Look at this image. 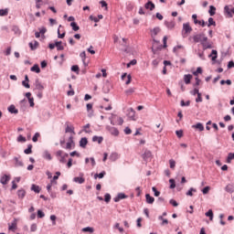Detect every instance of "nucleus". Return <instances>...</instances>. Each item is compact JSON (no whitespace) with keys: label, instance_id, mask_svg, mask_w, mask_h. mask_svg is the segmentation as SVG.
Instances as JSON below:
<instances>
[{"label":"nucleus","instance_id":"f8f14e48","mask_svg":"<svg viewBox=\"0 0 234 234\" xmlns=\"http://www.w3.org/2000/svg\"><path fill=\"white\" fill-rule=\"evenodd\" d=\"M144 8H146V10H154L155 5L154 3H152L151 1H148L145 5H144Z\"/></svg>","mask_w":234,"mask_h":234},{"label":"nucleus","instance_id":"9d476101","mask_svg":"<svg viewBox=\"0 0 234 234\" xmlns=\"http://www.w3.org/2000/svg\"><path fill=\"white\" fill-rule=\"evenodd\" d=\"M128 196L123 193H119L116 197L113 198L114 202H120V200H123V198H127Z\"/></svg>","mask_w":234,"mask_h":234},{"label":"nucleus","instance_id":"39448f33","mask_svg":"<svg viewBox=\"0 0 234 234\" xmlns=\"http://www.w3.org/2000/svg\"><path fill=\"white\" fill-rule=\"evenodd\" d=\"M224 12H225V14H227L228 17H233L234 7L230 9L229 5H226L224 7Z\"/></svg>","mask_w":234,"mask_h":234},{"label":"nucleus","instance_id":"2f4dec72","mask_svg":"<svg viewBox=\"0 0 234 234\" xmlns=\"http://www.w3.org/2000/svg\"><path fill=\"white\" fill-rule=\"evenodd\" d=\"M207 27H217V22L213 19V17L208 18Z\"/></svg>","mask_w":234,"mask_h":234},{"label":"nucleus","instance_id":"774afa93","mask_svg":"<svg viewBox=\"0 0 234 234\" xmlns=\"http://www.w3.org/2000/svg\"><path fill=\"white\" fill-rule=\"evenodd\" d=\"M234 68V62L233 60H230L228 64V69H233Z\"/></svg>","mask_w":234,"mask_h":234},{"label":"nucleus","instance_id":"ea45409f","mask_svg":"<svg viewBox=\"0 0 234 234\" xmlns=\"http://www.w3.org/2000/svg\"><path fill=\"white\" fill-rule=\"evenodd\" d=\"M71 70L72 72H76V74H80V67L78 65H73Z\"/></svg>","mask_w":234,"mask_h":234},{"label":"nucleus","instance_id":"412c9836","mask_svg":"<svg viewBox=\"0 0 234 234\" xmlns=\"http://www.w3.org/2000/svg\"><path fill=\"white\" fill-rule=\"evenodd\" d=\"M31 72H37V74H39L41 72V69H39V65L35 64L31 69Z\"/></svg>","mask_w":234,"mask_h":234},{"label":"nucleus","instance_id":"e433bc0d","mask_svg":"<svg viewBox=\"0 0 234 234\" xmlns=\"http://www.w3.org/2000/svg\"><path fill=\"white\" fill-rule=\"evenodd\" d=\"M193 193H197V189L191 187V188L186 192V196H187V197H193Z\"/></svg>","mask_w":234,"mask_h":234},{"label":"nucleus","instance_id":"3c124183","mask_svg":"<svg viewBox=\"0 0 234 234\" xmlns=\"http://www.w3.org/2000/svg\"><path fill=\"white\" fill-rule=\"evenodd\" d=\"M198 74H202V68L198 67L196 71L193 72L194 76H198Z\"/></svg>","mask_w":234,"mask_h":234},{"label":"nucleus","instance_id":"0e129e2a","mask_svg":"<svg viewBox=\"0 0 234 234\" xmlns=\"http://www.w3.org/2000/svg\"><path fill=\"white\" fill-rule=\"evenodd\" d=\"M39 138V133H36L33 136L32 140L33 142H37V139Z\"/></svg>","mask_w":234,"mask_h":234},{"label":"nucleus","instance_id":"aec40b11","mask_svg":"<svg viewBox=\"0 0 234 234\" xmlns=\"http://www.w3.org/2000/svg\"><path fill=\"white\" fill-rule=\"evenodd\" d=\"M81 231L83 233H90V234H92V233H94V228H92V227H86V228H83L81 229Z\"/></svg>","mask_w":234,"mask_h":234},{"label":"nucleus","instance_id":"8fccbe9b","mask_svg":"<svg viewBox=\"0 0 234 234\" xmlns=\"http://www.w3.org/2000/svg\"><path fill=\"white\" fill-rule=\"evenodd\" d=\"M176 134L177 138H182V136H184V131L177 130V131H176Z\"/></svg>","mask_w":234,"mask_h":234},{"label":"nucleus","instance_id":"4c0bfd02","mask_svg":"<svg viewBox=\"0 0 234 234\" xmlns=\"http://www.w3.org/2000/svg\"><path fill=\"white\" fill-rule=\"evenodd\" d=\"M39 33L41 34L42 37H45V34H47V27H42L40 28H38Z\"/></svg>","mask_w":234,"mask_h":234},{"label":"nucleus","instance_id":"a18cd8bd","mask_svg":"<svg viewBox=\"0 0 234 234\" xmlns=\"http://www.w3.org/2000/svg\"><path fill=\"white\" fill-rule=\"evenodd\" d=\"M192 19H194L195 25H201L202 24V21L197 19V15H193Z\"/></svg>","mask_w":234,"mask_h":234},{"label":"nucleus","instance_id":"f3484780","mask_svg":"<svg viewBox=\"0 0 234 234\" xmlns=\"http://www.w3.org/2000/svg\"><path fill=\"white\" fill-rule=\"evenodd\" d=\"M39 47V42L37 40H35L34 43L30 42L29 43V48L31 50H36Z\"/></svg>","mask_w":234,"mask_h":234},{"label":"nucleus","instance_id":"f257e3e1","mask_svg":"<svg viewBox=\"0 0 234 234\" xmlns=\"http://www.w3.org/2000/svg\"><path fill=\"white\" fill-rule=\"evenodd\" d=\"M194 43H204V41H207V37H206V34L200 33L197 35H195L193 37Z\"/></svg>","mask_w":234,"mask_h":234},{"label":"nucleus","instance_id":"c03bdc74","mask_svg":"<svg viewBox=\"0 0 234 234\" xmlns=\"http://www.w3.org/2000/svg\"><path fill=\"white\" fill-rule=\"evenodd\" d=\"M169 164H170V169H175V167L176 166V162L173 159L169 160Z\"/></svg>","mask_w":234,"mask_h":234},{"label":"nucleus","instance_id":"bf43d9fd","mask_svg":"<svg viewBox=\"0 0 234 234\" xmlns=\"http://www.w3.org/2000/svg\"><path fill=\"white\" fill-rule=\"evenodd\" d=\"M22 85H23V87H25L26 89H30V84H29L28 81H27V80H23V81H22Z\"/></svg>","mask_w":234,"mask_h":234},{"label":"nucleus","instance_id":"393cba45","mask_svg":"<svg viewBox=\"0 0 234 234\" xmlns=\"http://www.w3.org/2000/svg\"><path fill=\"white\" fill-rule=\"evenodd\" d=\"M62 43L61 41H56L55 42V45L57 47V50H65V47L62 46Z\"/></svg>","mask_w":234,"mask_h":234},{"label":"nucleus","instance_id":"69168bd1","mask_svg":"<svg viewBox=\"0 0 234 234\" xmlns=\"http://www.w3.org/2000/svg\"><path fill=\"white\" fill-rule=\"evenodd\" d=\"M13 32H15V34H21V31L19 30V27H13Z\"/></svg>","mask_w":234,"mask_h":234},{"label":"nucleus","instance_id":"dca6fc26","mask_svg":"<svg viewBox=\"0 0 234 234\" xmlns=\"http://www.w3.org/2000/svg\"><path fill=\"white\" fill-rule=\"evenodd\" d=\"M225 191L227 193H234V185L233 184H229L225 187Z\"/></svg>","mask_w":234,"mask_h":234},{"label":"nucleus","instance_id":"c85d7f7f","mask_svg":"<svg viewBox=\"0 0 234 234\" xmlns=\"http://www.w3.org/2000/svg\"><path fill=\"white\" fill-rule=\"evenodd\" d=\"M216 11H217V7L216 6H214V5H210L209 6V10H208L209 16H215Z\"/></svg>","mask_w":234,"mask_h":234},{"label":"nucleus","instance_id":"c756f323","mask_svg":"<svg viewBox=\"0 0 234 234\" xmlns=\"http://www.w3.org/2000/svg\"><path fill=\"white\" fill-rule=\"evenodd\" d=\"M69 142L67 143L66 149H72V144H74L73 137H69Z\"/></svg>","mask_w":234,"mask_h":234},{"label":"nucleus","instance_id":"f704fd0d","mask_svg":"<svg viewBox=\"0 0 234 234\" xmlns=\"http://www.w3.org/2000/svg\"><path fill=\"white\" fill-rule=\"evenodd\" d=\"M25 154H32V144H28L27 148L24 150Z\"/></svg>","mask_w":234,"mask_h":234},{"label":"nucleus","instance_id":"338daca9","mask_svg":"<svg viewBox=\"0 0 234 234\" xmlns=\"http://www.w3.org/2000/svg\"><path fill=\"white\" fill-rule=\"evenodd\" d=\"M124 133H125V134H131V133H133V131L131 130V128L126 127V128L124 129Z\"/></svg>","mask_w":234,"mask_h":234},{"label":"nucleus","instance_id":"b1692460","mask_svg":"<svg viewBox=\"0 0 234 234\" xmlns=\"http://www.w3.org/2000/svg\"><path fill=\"white\" fill-rule=\"evenodd\" d=\"M145 198L147 204H153L154 202V197H151L149 194L145 195Z\"/></svg>","mask_w":234,"mask_h":234},{"label":"nucleus","instance_id":"0eeeda50","mask_svg":"<svg viewBox=\"0 0 234 234\" xmlns=\"http://www.w3.org/2000/svg\"><path fill=\"white\" fill-rule=\"evenodd\" d=\"M35 89L39 91H43V90L45 89V86L41 84V82L39 81V79H37L35 80Z\"/></svg>","mask_w":234,"mask_h":234},{"label":"nucleus","instance_id":"72a5a7b5","mask_svg":"<svg viewBox=\"0 0 234 234\" xmlns=\"http://www.w3.org/2000/svg\"><path fill=\"white\" fill-rule=\"evenodd\" d=\"M231 160H234V153H229L227 157V164H231Z\"/></svg>","mask_w":234,"mask_h":234},{"label":"nucleus","instance_id":"a19ab883","mask_svg":"<svg viewBox=\"0 0 234 234\" xmlns=\"http://www.w3.org/2000/svg\"><path fill=\"white\" fill-rule=\"evenodd\" d=\"M0 16H8V8L0 9Z\"/></svg>","mask_w":234,"mask_h":234},{"label":"nucleus","instance_id":"cd10ccee","mask_svg":"<svg viewBox=\"0 0 234 234\" xmlns=\"http://www.w3.org/2000/svg\"><path fill=\"white\" fill-rule=\"evenodd\" d=\"M92 142H98V144H101V142H103V137L102 136L94 135L92 137Z\"/></svg>","mask_w":234,"mask_h":234},{"label":"nucleus","instance_id":"ddd939ff","mask_svg":"<svg viewBox=\"0 0 234 234\" xmlns=\"http://www.w3.org/2000/svg\"><path fill=\"white\" fill-rule=\"evenodd\" d=\"M118 158H120V155L116 152L112 153L110 155L111 162H116V160H118Z\"/></svg>","mask_w":234,"mask_h":234},{"label":"nucleus","instance_id":"6e6d98bb","mask_svg":"<svg viewBox=\"0 0 234 234\" xmlns=\"http://www.w3.org/2000/svg\"><path fill=\"white\" fill-rule=\"evenodd\" d=\"M169 204L174 206V207H178V202H176L175 199H170Z\"/></svg>","mask_w":234,"mask_h":234},{"label":"nucleus","instance_id":"4be33fe9","mask_svg":"<svg viewBox=\"0 0 234 234\" xmlns=\"http://www.w3.org/2000/svg\"><path fill=\"white\" fill-rule=\"evenodd\" d=\"M31 191H34V193H40L41 192V187L37 185H32L31 186Z\"/></svg>","mask_w":234,"mask_h":234},{"label":"nucleus","instance_id":"473e14b6","mask_svg":"<svg viewBox=\"0 0 234 234\" xmlns=\"http://www.w3.org/2000/svg\"><path fill=\"white\" fill-rule=\"evenodd\" d=\"M211 56H213V57H212V61H216V60H217V58H218V52H217V50L213 49L212 52H211V54L209 55V58H211Z\"/></svg>","mask_w":234,"mask_h":234},{"label":"nucleus","instance_id":"a211bd4d","mask_svg":"<svg viewBox=\"0 0 234 234\" xmlns=\"http://www.w3.org/2000/svg\"><path fill=\"white\" fill-rule=\"evenodd\" d=\"M27 195V191H25V189H19L17 190V197L18 198H25V196Z\"/></svg>","mask_w":234,"mask_h":234},{"label":"nucleus","instance_id":"a878e982","mask_svg":"<svg viewBox=\"0 0 234 234\" xmlns=\"http://www.w3.org/2000/svg\"><path fill=\"white\" fill-rule=\"evenodd\" d=\"M165 27H167V28H169L170 30H173V28H175V22L173 21H165Z\"/></svg>","mask_w":234,"mask_h":234},{"label":"nucleus","instance_id":"37998d69","mask_svg":"<svg viewBox=\"0 0 234 234\" xmlns=\"http://www.w3.org/2000/svg\"><path fill=\"white\" fill-rule=\"evenodd\" d=\"M116 118H117L116 114H112V117L110 118L112 125H116V122H114V120H116Z\"/></svg>","mask_w":234,"mask_h":234},{"label":"nucleus","instance_id":"7c9ffc66","mask_svg":"<svg viewBox=\"0 0 234 234\" xmlns=\"http://www.w3.org/2000/svg\"><path fill=\"white\" fill-rule=\"evenodd\" d=\"M73 182H76L77 184H83L85 182V178H83V177H74Z\"/></svg>","mask_w":234,"mask_h":234},{"label":"nucleus","instance_id":"c9c22d12","mask_svg":"<svg viewBox=\"0 0 234 234\" xmlns=\"http://www.w3.org/2000/svg\"><path fill=\"white\" fill-rule=\"evenodd\" d=\"M136 90L135 88H130L128 90H125V94L126 96H131V94H133V92Z\"/></svg>","mask_w":234,"mask_h":234},{"label":"nucleus","instance_id":"79ce46f5","mask_svg":"<svg viewBox=\"0 0 234 234\" xmlns=\"http://www.w3.org/2000/svg\"><path fill=\"white\" fill-rule=\"evenodd\" d=\"M103 176H105V171H102L101 173L100 174H95L94 175V178H103Z\"/></svg>","mask_w":234,"mask_h":234},{"label":"nucleus","instance_id":"7ed1b4c3","mask_svg":"<svg viewBox=\"0 0 234 234\" xmlns=\"http://www.w3.org/2000/svg\"><path fill=\"white\" fill-rule=\"evenodd\" d=\"M159 32H160V27H154V29H151V33H152L151 37H153L154 43H160L159 41L154 39V37H156V36H158Z\"/></svg>","mask_w":234,"mask_h":234},{"label":"nucleus","instance_id":"09e8293b","mask_svg":"<svg viewBox=\"0 0 234 234\" xmlns=\"http://www.w3.org/2000/svg\"><path fill=\"white\" fill-rule=\"evenodd\" d=\"M162 49V45H160L159 47H157L156 48H154V44L152 47V52L153 54H156L157 50H161Z\"/></svg>","mask_w":234,"mask_h":234},{"label":"nucleus","instance_id":"e2e57ef3","mask_svg":"<svg viewBox=\"0 0 234 234\" xmlns=\"http://www.w3.org/2000/svg\"><path fill=\"white\" fill-rule=\"evenodd\" d=\"M17 142H27V138H25L23 135H19L17 137Z\"/></svg>","mask_w":234,"mask_h":234},{"label":"nucleus","instance_id":"052dcab7","mask_svg":"<svg viewBox=\"0 0 234 234\" xmlns=\"http://www.w3.org/2000/svg\"><path fill=\"white\" fill-rule=\"evenodd\" d=\"M197 103L202 102V93H198L197 98L196 99Z\"/></svg>","mask_w":234,"mask_h":234},{"label":"nucleus","instance_id":"58836bf2","mask_svg":"<svg viewBox=\"0 0 234 234\" xmlns=\"http://www.w3.org/2000/svg\"><path fill=\"white\" fill-rule=\"evenodd\" d=\"M206 217L209 218V220H213V210L209 209L207 212H206Z\"/></svg>","mask_w":234,"mask_h":234},{"label":"nucleus","instance_id":"9b49d317","mask_svg":"<svg viewBox=\"0 0 234 234\" xmlns=\"http://www.w3.org/2000/svg\"><path fill=\"white\" fill-rule=\"evenodd\" d=\"M88 144H89V141L87 140V137H82L80 141V147H82V149H85Z\"/></svg>","mask_w":234,"mask_h":234},{"label":"nucleus","instance_id":"864d4df0","mask_svg":"<svg viewBox=\"0 0 234 234\" xmlns=\"http://www.w3.org/2000/svg\"><path fill=\"white\" fill-rule=\"evenodd\" d=\"M104 202H106L107 204H109V202H111V194H105Z\"/></svg>","mask_w":234,"mask_h":234},{"label":"nucleus","instance_id":"5701e85b","mask_svg":"<svg viewBox=\"0 0 234 234\" xmlns=\"http://www.w3.org/2000/svg\"><path fill=\"white\" fill-rule=\"evenodd\" d=\"M193 129H198V131H204V124L202 122H197L195 125H192Z\"/></svg>","mask_w":234,"mask_h":234},{"label":"nucleus","instance_id":"4468645a","mask_svg":"<svg viewBox=\"0 0 234 234\" xmlns=\"http://www.w3.org/2000/svg\"><path fill=\"white\" fill-rule=\"evenodd\" d=\"M201 45H202L204 50H207V48H213V45H211V43L207 42V40L203 41L201 43Z\"/></svg>","mask_w":234,"mask_h":234},{"label":"nucleus","instance_id":"bb28decb","mask_svg":"<svg viewBox=\"0 0 234 234\" xmlns=\"http://www.w3.org/2000/svg\"><path fill=\"white\" fill-rule=\"evenodd\" d=\"M70 27L74 32H78V30H80V26L76 22H71Z\"/></svg>","mask_w":234,"mask_h":234},{"label":"nucleus","instance_id":"1a4fd4ad","mask_svg":"<svg viewBox=\"0 0 234 234\" xmlns=\"http://www.w3.org/2000/svg\"><path fill=\"white\" fill-rule=\"evenodd\" d=\"M134 114H136V112L134 111V109L130 108L128 110V117L130 118V120H133V122L136 121V119L134 118Z\"/></svg>","mask_w":234,"mask_h":234},{"label":"nucleus","instance_id":"5fc2aeb1","mask_svg":"<svg viewBox=\"0 0 234 234\" xmlns=\"http://www.w3.org/2000/svg\"><path fill=\"white\" fill-rule=\"evenodd\" d=\"M152 190L154 192V197H160V191H158L156 187L153 186Z\"/></svg>","mask_w":234,"mask_h":234},{"label":"nucleus","instance_id":"2eb2a0df","mask_svg":"<svg viewBox=\"0 0 234 234\" xmlns=\"http://www.w3.org/2000/svg\"><path fill=\"white\" fill-rule=\"evenodd\" d=\"M193 79V75L187 74L184 76V81L186 85H189L191 83V80Z\"/></svg>","mask_w":234,"mask_h":234},{"label":"nucleus","instance_id":"de8ad7c7","mask_svg":"<svg viewBox=\"0 0 234 234\" xmlns=\"http://www.w3.org/2000/svg\"><path fill=\"white\" fill-rule=\"evenodd\" d=\"M44 158H47V160H52V155H50V153L48 151L44 152Z\"/></svg>","mask_w":234,"mask_h":234},{"label":"nucleus","instance_id":"4d7b16f0","mask_svg":"<svg viewBox=\"0 0 234 234\" xmlns=\"http://www.w3.org/2000/svg\"><path fill=\"white\" fill-rule=\"evenodd\" d=\"M209 189H211V187H209V186H205V187L202 189L203 195H207V193H209Z\"/></svg>","mask_w":234,"mask_h":234},{"label":"nucleus","instance_id":"6ab92c4d","mask_svg":"<svg viewBox=\"0 0 234 234\" xmlns=\"http://www.w3.org/2000/svg\"><path fill=\"white\" fill-rule=\"evenodd\" d=\"M8 112H11V114H17V112H19L14 104L8 107Z\"/></svg>","mask_w":234,"mask_h":234},{"label":"nucleus","instance_id":"603ef678","mask_svg":"<svg viewBox=\"0 0 234 234\" xmlns=\"http://www.w3.org/2000/svg\"><path fill=\"white\" fill-rule=\"evenodd\" d=\"M15 161H16V165H18L19 167H23L24 164L22 163V161H19L17 157H15Z\"/></svg>","mask_w":234,"mask_h":234},{"label":"nucleus","instance_id":"20e7f679","mask_svg":"<svg viewBox=\"0 0 234 234\" xmlns=\"http://www.w3.org/2000/svg\"><path fill=\"white\" fill-rule=\"evenodd\" d=\"M143 160L147 162L149 158H153V153L150 150L144 149V154H142Z\"/></svg>","mask_w":234,"mask_h":234},{"label":"nucleus","instance_id":"49530a36","mask_svg":"<svg viewBox=\"0 0 234 234\" xmlns=\"http://www.w3.org/2000/svg\"><path fill=\"white\" fill-rule=\"evenodd\" d=\"M170 182V189H175L176 187V184L175 183V179H169Z\"/></svg>","mask_w":234,"mask_h":234},{"label":"nucleus","instance_id":"6e6552de","mask_svg":"<svg viewBox=\"0 0 234 234\" xmlns=\"http://www.w3.org/2000/svg\"><path fill=\"white\" fill-rule=\"evenodd\" d=\"M8 182H10V176L4 175L0 179V183L3 184V186H6Z\"/></svg>","mask_w":234,"mask_h":234},{"label":"nucleus","instance_id":"423d86ee","mask_svg":"<svg viewBox=\"0 0 234 234\" xmlns=\"http://www.w3.org/2000/svg\"><path fill=\"white\" fill-rule=\"evenodd\" d=\"M107 131H109V133H111V134H112L113 136H118V134H120V132L118 131L117 128L114 127H111V126H106Z\"/></svg>","mask_w":234,"mask_h":234},{"label":"nucleus","instance_id":"f03ea898","mask_svg":"<svg viewBox=\"0 0 234 234\" xmlns=\"http://www.w3.org/2000/svg\"><path fill=\"white\" fill-rule=\"evenodd\" d=\"M191 32H193V27L189 23L183 24V37H187V34H191Z\"/></svg>","mask_w":234,"mask_h":234},{"label":"nucleus","instance_id":"680f3d73","mask_svg":"<svg viewBox=\"0 0 234 234\" xmlns=\"http://www.w3.org/2000/svg\"><path fill=\"white\" fill-rule=\"evenodd\" d=\"M82 61H85L86 58H87V54L85 53V51H82L80 54Z\"/></svg>","mask_w":234,"mask_h":234},{"label":"nucleus","instance_id":"13d9d810","mask_svg":"<svg viewBox=\"0 0 234 234\" xmlns=\"http://www.w3.org/2000/svg\"><path fill=\"white\" fill-rule=\"evenodd\" d=\"M43 217H45V212L42 210H37V218H43Z\"/></svg>","mask_w":234,"mask_h":234}]
</instances>
